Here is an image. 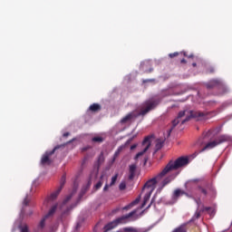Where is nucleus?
Returning <instances> with one entry per match:
<instances>
[{
    "label": "nucleus",
    "mask_w": 232,
    "mask_h": 232,
    "mask_svg": "<svg viewBox=\"0 0 232 232\" xmlns=\"http://www.w3.org/2000/svg\"><path fill=\"white\" fill-rule=\"evenodd\" d=\"M189 164V159L186 157H180L175 161L170 160L166 167L160 172L155 178H152L149 179L143 188L142 191H146V194L143 198V203L141 205V208H144L146 204L150 201V198L151 197V193L155 191V188H157V184L162 180L163 177H166L168 173H171V171H175V169H179L180 168H184L185 166H188Z\"/></svg>",
    "instance_id": "nucleus-1"
},
{
    "label": "nucleus",
    "mask_w": 232,
    "mask_h": 232,
    "mask_svg": "<svg viewBox=\"0 0 232 232\" xmlns=\"http://www.w3.org/2000/svg\"><path fill=\"white\" fill-rule=\"evenodd\" d=\"M160 103V100L152 98L150 100H148L145 102L139 111H134L132 112H130L126 116H124L121 121L118 123V126H122V130H126L127 126H130V124L139 117V115H146V113L151 111V110H155L157 106Z\"/></svg>",
    "instance_id": "nucleus-2"
},
{
    "label": "nucleus",
    "mask_w": 232,
    "mask_h": 232,
    "mask_svg": "<svg viewBox=\"0 0 232 232\" xmlns=\"http://www.w3.org/2000/svg\"><path fill=\"white\" fill-rule=\"evenodd\" d=\"M191 119H196V121H204L206 119V114L201 111H193L191 110L180 111L178 117L172 121V127L169 130V135L173 131L174 128L179 124H186V122L191 121Z\"/></svg>",
    "instance_id": "nucleus-3"
},
{
    "label": "nucleus",
    "mask_w": 232,
    "mask_h": 232,
    "mask_svg": "<svg viewBox=\"0 0 232 232\" xmlns=\"http://www.w3.org/2000/svg\"><path fill=\"white\" fill-rule=\"evenodd\" d=\"M136 213H137V210H133V211L130 212L129 214L122 216V217L115 219L114 221L109 223L108 225L105 226L104 232H108V231L113 229L114 227H117V226H119V224H126L128 218H131V217H134V219H137V217L135 216Z\"/></svg>",
    "instance_id": "nucleus-4"
},
{
    "label": "nucleus",
    "mask_w": 232,
    "mask_h": 232,
    "mask_svg": "<svg viewBox=\"0 0 232 232\" xmlns=\"http://www.w3.org/2000/svg\"><path fill=\"white\" fill-rule=\"evenodd\" d=\"M29 202H30V197L26 196L23 201V207L21 209L20 218L18 220L14 222L15 227H18L21 232H28V226L23 225L22 222H23V217H24V213H25L24 207L28 206Z\"/></svg>",
    "instance_id": "nucleus-5"
},
{
    "label": "nucleus",
    "mask_w": 232,
    "mask_h": 232,
    "mask_svg": "<svg viewBox=\"0 0 232 232\" xmlns=\"http://www.w3.org/2000/svg\"><path fill=\"white\" fill-rule=\"evenodd\" d=\"M227 140H229V136H227V135H222V136H220L218 140H214V141L208 142V143L200 150V153H202V151H206V150H213V148H216V146H218V144H222V142H226Z\"/></svg>",
    "instance_id": "nucleus-6"
},
{
    "label": "nucleus",
    "mask_w": 232,
    "mask_h": 232,
    "mask_svg": "<svg viewBox=\"0 0 232 232\" xmlns=\"http://www.w3.org/2000/svg\"><path fill=\"white\" fill-rule=\"evenodd\" d=\"M141 146L143 150L136 154V156L134 157V160H139V159H140V157H142L144 153H146L150 150V148L151 147V137H146L143 140Z\"/></svg>",
    "instance_id": "nucleus-7"
},
{
    "label": "nucleus",
    "mask_w": 232,
    "mask_h": 232,
    "mask_svg": "<svg viewBox=\"0 0 232 232\" xmlns=\"http://www.w3.org/2000/svg\"><path fill=\"white\" fill-rule=\"evenodd\" d=\"M58 206H59L58 204H55L54 206H53L51 208V209L48 211V213L41 220V222L38 226V229H43V227H44V222H46V220L52 218V217H53V215H55V211H57Z\"/></svg>",
    "instance_id": "nucleus-8"
},
{
    "label": "nucleus",
    "mask_w": 232,
    "mask_h": 232,
    "mask_svg": "<svg viewBox=\"0 0 232 232\" xmlns=\"http://www.w3.org/2000/svg\"><path fill=\"white\" fill-rule=\"evenodd\" d=\"M59 147H55L53 150L51 151H46L41 160V164L43 166H48L50 164H52V160H50V157H52V155H53L55 153V150H58Z\"/></svg>",
    "instance_id": "nucleus-9"
},
{
    "label": "nucleus",
    "mask_w": 232,
    "mask_h": 232,
    "mask_svg": "<svg viewBox=\"0 0 232 232\" xmlns=\"http://www.w3.org/2000/svg\"><path fill=\"white\" fill-rule=\"evenodd\" d=\"M65 182H66V178L63 176L61 179V187L56 191H54L53 193L51 194V196L48 198L49 201H53V200H55V198H57V197L59 196V193H61V190L63 189V186H64Z\"/></svg>",
    "instance_id": "nucleus-10"
},
{
    "label": "nucleus",
    "mask_w": 232,
    "mask_h": 232,
    "mask_svg": "<svg viewBox=\"0 0 232 232\" xmlns=\"http://www.w3.org/2000/svg\"><path fill=\"white\" fill-rule=\"evenodd\" d=\"M177 175H179V173L173 174L172 176H169V177L166 178L161 182V185L158 188L157 193H160V191H162L163 188L168 186V184H169L171 182V180H174V179L177 177Z\"/></svg>",
    "instance_id": "nucleus-11"
},
{
    "label": "nucleus",
    "mask_w": 232,
    "mask_h": 232,
    "mask_svg": "<svg viewBox=\"0 0 232 232\" xmlns=\"http://www.w3.org/2000/svg\"><path fill=\"white\" fill-rule=\"evenodd\" d=\"M150 66H151V63H150V61H145L140 63V69L143 72H146L147 73H150L153 71V69L150 68ZM148 68L150 69L148 70Z\"/></svg>",
    "instance_id": "nucleus-12"
},
{
    "label": "nucleus",
    "mask_w": 232,
    "mask_h": 232,
    "mask_svg": "<svg viewBox=\"0 0 232 232\" xmlns=\"http://www.w3.org/2000/svg\"><path fill=\"white\" fill-rule=\"evenodd\" d=\"M182 195H186L187 197H189V194L184 192V190H181L179 188L176 189L172 195L173 200L176 202V200L179 198L182 197Z\"/></svg>",
    "instance_id": "nucleus-13"
},
{
    "label": "nucleus",
    "mask_w": 232,
    "mask_h": 232,
    "mask_svg": "<svg viewBox=\"0 0 232 232\" xmlns=\"http://www.w3.org/2000/svg\"><path fill=\"white\" fill-rule=\"evenodd\" d=\"M222 81L220 80H211L208 83H207V88L211 89L215 88V86H221Z\"/></svg>",
    "instance_id": "nucleus-14"
},
{
    "label": "nucleus",
    "mask_w": 232,
    "mask_h": 232,
    "mask_svg": "<svg viewBox=\"0 0 232 232\" xmlns=\"http://www.w3.org/2000/svg\"><path fill=\"white\" fill-rule=\"evenodd\" d=\"M135 171H137V164H131L130 165V175H129V179L130 180H133V178L135 177Z\"/></svg>",
    "instance_id": "nucleus-15"
},
{
    "label": "nucleus",
    "mask_w": 232,
    "mask_h": 232,
    "mask_svg": "<svg viewBox=\"0 0 232 232\" xmlns=\"http://www.w3.org/2000/svg\"><path fill=\"white\" fill-rule=\"evenodd\" d=\"M124 148H126V145H121L118 148V150L115 151L114 153V158H113V160H115V159L117 157H119V155H121V151H122V150H124Z\"/></svg>",
    "instance_id": "nucleus-16"
},
{
    "label": "nucleus",
    "mask_w": 232,
    "mask_h": 232,
    "mask_svg": "<svg viewBox=\"0 0 232 232\" xmlns=\"http://www.w3.org/2000/svg\"><path fill=\"white\" fill-rule=\"evenodd\" d=\"M89 110L91 111H99V110H101V105L97 104V103H93L92 105H91L89 107Z\"/></svg>",
    "instance_id": "nucleus-17"
},
{
    "label": "nucleus",
    "mask_w": 232,
    "mask_h": 232,
    "mask_svg": "<svg viewBox=\"0 0 232 232\" xmlns=\"http://www.w3.org/2000/svg\"><path fill=\"white\" fill-rule=\"evenodd\" d=\"M162 146H164V140H157L156 141V150H161Z\"/></svg>",
    "instance_id": "nucleus-18"
},
{
    "label": "nucleus",
    "mask_w": 232,
    "mask_h": 232,
    "mask_svg": "<svg viewBox=\"0 0 232 232\" xmlns=\"http://www.w3.org/2000/svg\"><path fill=\"white\" fill-rule=\"evenodd\" d=\"M198 191L199 193H202L204 197H207V195H208V189L206 188H204L203 186H199L198 188Z\"/></svg>",
    "instance_id": "nucleus-19"
},
{
    "label": "nucleus",
    "mask_w": 232,
    "mask_h": 232,
    "mask_svg": "<svg viewBox=\"0 0 232 232\" xmlns=\"http://www.w3.org/2000/svg\"><path fill=\"white\" fill-rule=\"evenodd\" d=\"M92 142H104V137L95 136L92 138Z\"/></svg>",
    "instance_id": "nucleus-20"
},
{
    "label": "nucleus",
    "mask_w": 232,
    "mask_h": 232,
    "mask_svg": "<svg viewBox=\"0 0 232 232\" xmlns=\"http://www.w3.org/2000/svg\"><path fill=\"white\" fill-rule=\"evenodd\" d=\"M203 211H207L208 213L210 214V216L215 215V210H213V208H204Z\"/></svg>",
    "instance_id": "nucleus-21"
},
{
    "label": "nucleus",
    "mask_w": 232,
    "mask_h": 232,
    "mask_svg": "<svg viewBox=\"0 0 232 232\" xmlns=\"http://www.w3.org/2000/svg\"><path fill=\"white\" fill-rule=\"evenodd\" d=\"M102 162H104V154L102 152L99 156L98 163L102 164Z\"/></svg>",
    "instance_id": "nucleus-22"
},
{
    "label": "nucleus",
    "mask_w": 232,
    "mask_h": 232,
    "mask_svg": "<svg viewBox=\"0 0 232 232\" xmlns=\"http://www.w3.org/2000/svg\"><path fill=\"white\" fill-rule=\"evenodd\" d=\"M118 177H119V174H115V176H113L111 178V182L110 186H113V184H115V182H117Z\"/></svg>",
    "instance_id": "nucleus-23"
},
{
    "label": "nucleus",
    "mask_w": 232,
    "mask_h": 232,
    "mask_svg": "<svg viewBox=\"0 0 232 232\" xmlns=\"http://www.w3.org/2000/svg\"><path fill=\"white\" fill-rule=\"evenodd\" d=\"M72 197H73V194H71V195H69V196H67L66 198H65V199L63 200V206L66 204V203H68V202H70V200L72 199Z\"/></svg>",
    "instance_id": "nucleus-24"
},
{
    "label": "nucleus",
    "mask_w": 232,
    "mask_h": 232,
    "mask_svg": "<svg viewBox=\"0 0 232 232\" xmlns=\"http://www.w3.org/2000/svg\"><path fill=\"white\" fill-rule=\"evenodd\" d=\"M123 231H125V232H137L135 230V228H133V227H125V228H123Z\"/></svg>",
    "instance_id": "nucleus-25"
},
{
    "label": "nucleus",
    "mask_w": 232,
    "mask_h": 232,
    "mask_svg": "<svg viewBox=\"0 0 232 232\" xmlns=\"http://www.w3.org/2000/svg\"><path fill=\"white\" fill-rule=\"evenodd\" d=\"M139 202H140V198H137L134 201H132L130 204L131 206H137V204H139Z\"/></svg>",
    "instance_id": "nucleus-26"
},
{
    "label": "nucleus",
    "mask_w": 232,
    "mask_h": 232,
    "mask_svg": "<svg viewBox=\"0 0 232 232\" xmlns=\"http://www.w3.org/2000/svg\"><path fill=\"white\" fill-rule=\"evenodd\" d=\"M100 188H102V180H100V181L95 185V188H96V189H100Z\"/></svg>",
    "instance_id": "nucleus-27"
},
{
    "label": "nucleus",
    "mask_w": 232,
    "mask_h": 232,
    "mask_svg": "<svg viewBox=\"0 0 232 232\" xmlns=\"http://www.w3.org/2000/svg\"><path fill=\"white\" fill-rule=\"evenodd\" d=\"M120 189H121V190L126 189V183L121 182V183L120 184Z\"/></svg>",
    "instance_id": "nucleus-28"
},
{
    "label": "nucleus",
    "mask_w": 232,
    "mask_h": 232,
    "mask_svg": "<svg viewBox=\"0 0 232 232\" xmlns=\"http://www.w3.org/2000/svg\"><path fill=\"white\" fill-rule=\"evenodd\" d=\"M133 139H135V137H132V138L129 139V140L125 142L124 146H128L129 144H130V143H131V140H133Z\"/></svg>",
    "instance_id": "nucleus-29"
},
{
    "label": "nucleus",
    "mask_w": 232,
    "mask_h": 232,
    "mask_svg": "<svg viewBox=\"0 0 232 232\" xmlns=\"http://www.w3.org/2000/svg\"><path fill=\"white\" fill-rule=\"evenodd\" d=\"M177 55H179V53H169V57H170V59H173V57H177Z\"/></svg>",
    "instance_id": "nucleus-30"
},
{
    "label": "nucleus",
    "mask_w": 232,
    "mask_h": 232,
    "mask_svg": "<svg viewBox=\"0 0 232 232\" xmlns=\"http://www.w3.org/2000/svg\"><path fill=\"white\" fill-rule=\"evenodd\" d=\"M131 208H133V205H131V203L126 207L123 208V209H131Z\"/></svg>",
    "instance_id": "nucleus-31"
},
{
    "label": "nucleus",
    "mask_w": 232,
    "mask_h": 232,
    "mask_svg": "<svg viewBox=\"0 0 232 232\" xmlns=\"http://www.w3.org/2000/svg\"><path fill=\"white\" fill-rule=\"evenodd\" d=\"M108 188H110V185L106 184L103 188V190L104 191H108Z\"/></svg>",
    "instance_id": "nucleus-32"
},
{
    "label": "nucleus",
    "mask_w": 232,
    "mask_h": 232,
    "mask_svg": "<svg viewBox=\"0 0 232 232\" xmlns=\"http://www.w3.org/2000/svg\"><path fill=\"white\" fill-rule=\"evenodd\" d=\"M34 214V211H32V210H29V212L28 213H26V216L27 217H30L31 215H33Z\"/></svg>",
    "instance_id": "nucleus-33"
},
{
    "label": "nucleus",
    "mask_w": 232,
    "mask_h": 232,
    "mask_svg": "<svg viewBox=\"0 0 232 232\" xmlns=\"http://www.w3.org/2000/svg\"><path fill=\"white\" fill-rule=\"evenodd\" d=\"M88 150H90V147H84V148L82 149V151H86Z\"/></svg>",
    "instance_id": "nucleus-34"
},
{
    "label": "nucleus",
    "mask_w": 232,
    "mask_h": 232,
    "mask_svg": "<svg viewBox=\"0 0 232 232\" xmlns=\"http://www.w3.org/2000/svg\"><path fill=\"white\" fill-rule=\"evenodd\" d=\"M135 148H137V144H134V145L130 146V150H135Z\"/></svg>",
    "instance_id": "nucleus-35"
},
{
    "label": "nucleus",
    "mask_w": 232,
    "mask_h": 232,
    "mask_svg": "<svg viewBox=\"0 0 232 232\" xmlns=\"http://www.w3.org/2000/svg\"><path fill=\"white\" fill-rule=\"evenodd\" d=\"M209 135H211V131H208V132L206 133L205 139H206V137H209Z\"/></svg>",
    "instance_id": "nucleus-36"
},
{
    "label": "nucleus",
    "mask_w": 232,
    "mask_h": 232,
    "mask_svg": "<svg viewBox=\"0 0 232 232\" xmlns=\"http://www.w3.org/2000/svg\"><path fill=\"white\" fill-rule=\"evenodd\" d=\"M198 217H200V212L196 213V218H198Z\"/></svg>",
    "instance_id": "nucleus-37"
},
{
    "label": "nucleus",
    "mask_w": 232,
    "mask_h": 232,
    "mask_svg": "<svg viewBox=\"0 0 232 232\" xmlns=\"http://www.w3.org/2000/svg\"><path fill=\"white\" fill-rule=\"evenodd\" d=\"M196 202H197L198 208H200V201H198V200L196 199Z\"/></svg>",
    "instance_id": "nucleus-38"
},
{
    "label": "nucleus",
    "mask_w": 232,
    "mask_h": 232,
    "mask_svg": "<svg viewBox=\"0 0 232 232\" xmlns=\"http://www.w3.org/2000/svg\"><path fill=\"white\" fill-rule=\"evenodd\" d=\"M68 135H70V133L66 132V133L63 134V137H68Z\"/></svg>",
    "instance_id": "nucleus-39"
},
{
    "label": "nucleus",
    "mask_w": 232,
    "mask_h": 232,
    "mask_svg": "<svg viewBox=\"0 0 232 232\" xmlns=\"http://www.w3.org/2000/svg\"><path fill=\"white\" fill-rule=\"evenodd\" d=\"M215 71V69H213V67L210 69V73H213V72Z\"/></svg>",
    "instance_id": "nucleus-40"
},
{
    "label": "nucleus",
    "mask_w": 232,
    "mask_h": 232,
    "mask_svg": "<svg viewBox=\"0 0 232 232\" xmlns=\"http://www.w3.org/2000/svg\"><path fill=\"white\" fill-rule=\"evenodd\" d=\"M151 82V80H145V81H143V82Z\"/></svg>",
    "instance_id": "nucleus-41"
},
{
    "label": "nucleus",
    "mask_w": 232,
    "mask_h": 232,
    "mask_svg": "<svg viewBox=\"0 0 232 232\" xmlns=\"http://www.w3.org/2000/svg\"><path fill=\"white\" fill-rule=\"evenodd\" d=\"M198 179H192L191 182H198Z\"/></svg>",
    "instance_id": "nucleus-42"
},
{
    "label": "nucleus",
    "mask_w": 232,
    "mask_h": 232,
    "mask_svg": "<svg viewBox=\"0 0 232 232\" xmlns=\"http://www.w3.org/2000/svg\"><path fill=\"white\" fill-rule=\"evenodd\" d=\"M181 63H186V60H185V59H182V60H181Z\"/></svg>",
    "instance_id": "nucleus-43"
},
{
    "label": "nucleus",
    "mask_w": 232,
    "mask_h": 232,
    "mask_svg": "<svg viewBox=\"0 0 232 232\" xmlns=\"http://www.w3.org/2000/svg\"><path fill=\"white\" fill-rule=\"evenodd\" d=\"M192 66H194V67H195V66H197V63H192Z\"/></svg>",
    "instance_id": "nucleus-44"
},
{
    "label": "nucleus",
    "mask_w": 232,
    "mask_h": 232,
    "mask_svg": "<svg viewBox=\"0 0 232 232\" xmlns=\"http://www.w3.org/2000/svg\"><path fill=\"white\" fill-rule=\"evenodd\" d=\"M188 57H193V54H190Z\"/></svg>",
    "instance_id": "nucleus-45"
},
{
    "label": "nucleus",
    "mask_w": 232,
    "mask_h": 232,
    "mask_svg": "<svg viewBox=\"0 0 232 232\" xmlns=\"http://www.w3.org/2000/svg\"><path fill=\"white\" fill-rule=\"evenodd\" d=\"M184 55H185V57L188 56V55L186 54V53H184Z\"/></svg>",
    "instance_id": "nucleus-46"
},
{
    "label": "nucleus",
    "mask_w": 232,
    "mask_h": 232,
    "mask_svg": "<svg viewBox=\"0 0 232 232\" xmlns=\"http://www.w3.org/2000/svg\"><path fill=\"white\" fill-rule=\"evenodd\" d=\"M73 140H75V139H72V142H73Z\"/></svg>",
    "instance_id": "nucleus-47"
},
{
    "label": "nucleus",
    "mask_w": 232,
    "mask_h": 232,
    "mask_svg": "<svg viewBox=\"0 0 232 232\" xmlns=\"http://www.w3.org/2000/svg\"><path fill=\"white\" fill-rule=\"evenodd\" d=\"M147 160H147V159H145V163L147 162Z\"/></svg>",
    "instance_id": "nucleus-48"
},
{
    "label": "nucleus",
    "mask_w": 232,
    "mask_h": 232,
    "mask_svg": "<svg viewBox=\"0 0 232 232\" xmlns=\"http://www.w3.org/2000/svg\"><path fill=\"white\" fill-rule=\"evenodd\" d=\"M151 205H149L148 208H150Z\"/></svg>",
    "instance_id": "nucleus-49"
},
{
    "label": "nucleus",
    "mask_w": 232,
    "mask_h": 232,
    "mask_svg": "<svg viewBox=\"0 0 232 232\" xmlns=\"http://www.w3.org/2000/svg\"><path fill=\"white\" fill-rule=\"evenodd\" d=\"M72 193H75V190H73V192Z\"/></svg>",
    "instance_id": "nucleus-50"
}]
</instances>
